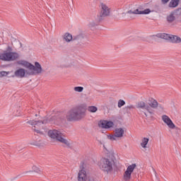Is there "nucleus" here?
<instances>
[{
	"instance_id": "obj_9",
	"label": "nucleus",
	"mask_w": 181,
	"mask_h": 181,
	"mask_svg": "<svg viewBox=\"0 0 181 181\" xmlns=\"http://www.w3.org/2000/svg\"><path fill=\"white\" fill-rule=\"evenodd\" d=\"M48 122H50V119H45L42 121L30 120L27 122V124H30V125H34V127H33V131H35V132H36L37 134H42V132H40V130L39 129H37L36 128H40L41 125H43V124H48Z\"/></svg>"
},
{
	"instance_id": "obj_4",
	"label": "nucleus",
	"mask_w": 181,
	"mask_h": 181,
	"mask_svg": "<svg viewBox=\"0 0 181 181\" xmlns=\"http://www.w3.org/2000/svg\"><path fill=\"white\" fill-rule=\"evenodd\" d=\"M98 168L105 173H111L114 166V160L107 158H102L98 163Z\"/></svg>"
},
{
	"instance_id": "obj_12",
	"label": "nucleus",
	"mask_w": 181,
	"mask_h": 181,
	"mask_svg": "<svg viewBox=\"0 0 181 181\" xmlns=\"http://www.w3.org/2000/svg\"><path fill=\"white\" fill-rule=\"evenodd\" d=\"M114 125H115L112 121L108 120H100L98 122V127L100 128H103V129H111L114 128Z\"/></svg>"
},
{
	"instance_id": "obj_13",
	"label": "nucleus",
	"mask_w": 181,
	"mask_h": 181,
	"mask_svg": "<svg viewBox=\"0 0 181 181\" xmlns=\"http://www.w3.org/2000/svg\"><path fill=\"white\" fill-rule=\"evenodd\" d=\"M151 12H153V10H151V8H146L144 11H141L140 8H137L135 10H130L127 11V13H132L133 15H149Z\"/></svg>"
},
{
	"instance_id": "obj_25",
	"label": "nucleus",
	"mask_w": 181,
	"mask_h": 181,
	"mask_svg": "<svg viewBox=\"0 0 181 181\" xmlns=\"http://www.w3.org/2000/svg\"><path fill=\"white\" fill-rule=\"evenodd\" d=\"M169 1L170 0H161L162 4H163V5H165V4H168V2H169Z\"/></svg>"
},
{
	"instance_id": "obj_6",
	"label": "nucleus",
	"mask_w": 181,
	"mask_h": 181,
	"mask_svg": "<svg viewBox=\"0 0 181 181\" xmlns=\"http://www.w3.org/2000/svg\"><path fill=\"white\" fill-rule=\"evenodd\" d=\"M152 37H159L160 39H164L165 40H169L171 43H175L176 45L181 43V38L177 35H173L166 33H158L156 35H152Z\"/></svg>"
},
{
	"instance_id": "obj_19",
	"label": "nucleus",
	"mask_w": 181,
	"mask_h": 181,
	"mask_svg": "<svg viewBox=\"0 0 181 181\" xmlns=\"http://www.w3.org/2000/svg\"><path fill=\"white\" fill-rule=\"evenodd\" d=\"M148 107H151V108H158V101H156V100L151 99Z\"/></svg>"
},
{
	"instance_id": "obj_23",
	"label": "nucleus",
	"mask_w": 181,
	"mask_h": 181,
	"mask_svg": "<svg viewBox=\"0 0 181 181\" xmlns=\"http://www.w3.org/2000/svg\"><path fill=\"white\" fill-rule=\"evenodd\" d=\"M8 74H9V72L4 71H0V77H6Z\"/></svg>"
},
{
	"instance_id": "obj_10",
	"label": "nucleus",
	"mask_w": 181,
	"mask_h": 181,
	"mask_svg": "<svg viewBox=\"0 0 181 181\" xmlns=\"http://www.w3.org/2000/svg\"><path fill=\"white\" fill-rule=\"evenodd\" d=\"M124 130L123 128L119 127L117 128L115 130V134L107 135V139H110V141H117V138H122L124 136Z\"/></svg>"
},
{
	"instance_id": "obj_8",
	"label": "nucleus",
	"mask_w": 181,
	"mask_h": 181,
	"mask_svg": "<svg viewBox=\"0 0 181 181\" xmlns=\"http://www.w3.org/2000/svg\"><path fill=\"white\" fill-rule=\"evenodd\" d=\"M88 174V169L87 164L81 163L79 166V172L78 173V181H87V175Z\"/></svg>"
},
{
	"instance_id": "obj_29",
	"label": "nucleus",
	"mask_w": 181,
	"mask_h": 181,
	"mask_svg": "<svg viewBox=\"0 0 181 181\" xmlns=\"http://www.w3.org/2000/svg\"><path fill=\"white\" fill-rule=\"evenodd\" d=\"M96 93H97L98 94H100V90H96Z\"/></svg>"
},
{
	"instance_id": "obj_18",
	"label": "nucleus",
	"mask_w": 181,
	"mask_h": 181,
	"mask_svg": "<svg viewBox=\"0 0 181 181\" xmlns=\"http://www.w3.org/2000/svg\"><path fill=\"white\" fill-rule=\"evenodd\" d=\"M179 5V0H171L169 3L170 8H176Z\"/></svg>"
},
{
	"instance_id": "obj_5",
	"label": "nucleus",
	"mask_w": 181,
	"mask_h": 181,
	"mask_svg": "<svg viewBox=\"0 0 181 181\" xmlns=\"http://www.w3.org/2000/svg\"><path fill=\"white\" fill-rule=\"evenodd\" d=\"M110 15H111V8L104 3H100L99 14L98 16V22L104 21Z\"/></svg>"
},
{
	"instance_id": "obj_15",
	"label": "nucleus",
	"mask_w": 181,
	"mask_h": 181,
	"mask_svg": "<svg viewBox=\"0 0 181 181\" xmlns=\"http://www.w3.org/2000/svg\"><path fill=\"white\" fill-rule=\"evenodd\" d=\"M161 119L163 121L164 124H166L167 127H168L170 129H175V128H176V125L174 124L169 116L164 115L161 117Z\"/></svg>"
},
{
	"instance_id": "obj_21",
	"label": "nucleus",
	"mask_w": 181,
	"mask_h": 181,
	"mask_svg": "<svg viewBox=\"0 0 181 181\" xmlns=\"http://www.w3.org/2000/svg\"><path fill=\"white\" fill-rule=\"evenodd\" d=\"M167 20H168V22H169L170 23H172V22L175 21V16H173V14H170L167 17Z\"/></svg>"
},
{
	"instance_id": "obj_28",
	"label": "nucleus",
	"mask_w": 181,
	"mask_h": 181,
	"mask_svg": "<svg viewBox=\"0 0 181 181\" xmlns=\"http://www.w3.org/2000/svg\"><path fill=\"white\" fill-rule=\"evenodd\" d=\"M144 114L145 117H148V115L146 114V112H144Z\"/></svg>"
},
{
	"instance_id": "obj_26",
	"label": "nucleus",
	"mask_w": 181,
	"mask_h": 181,
	"mask_svg": "<svg viewBox=\"0 0 181 181\" xmlns=\"http://www.w3.org/2000/svg\"><path fill=\"white\" fill-rule=\"evenodd\" d=\"M88 111H89V112H91V106H89L88 107Z\"/></svg>"
},
{
	"instance_id": "obj_27",
	"label": "nucleus",
	"mask_w": 181,
	"mask_h": 181,
	"mask_svg": "<svg viewBox=\"0 0 181 181\" xmlns=\"http://www.w3.org/2000/svg\"><path fill=\"white\" fill-rule=\"evenodd\" d=\"M35 172H36L37 173H39V172H40V170L37 169V170H35Z\"/></svg>"
},
{
	"instance_id": "obj_11",
	"label": "nucleus",
	"mask_w": 181,
	"mask_h": 181,
	"mask_svg": "<svg viewBox=\"0 0 181 181\" xmlns=\"http://www.w3.org/2000/svg\"><path fill=\"white\" fill-rule=\"evenodd\" d=\"M136 168V164H135V163H133L127 167L126 171L124 172V173L123 175L124 180H125V181L131 180V176H132L134 170H135Z\"/></svg>"
},
{
	"instance_id": "obj_30",
	"label": "nucleus",
	"mask_w": 181,
	"mask_h": 181,
	"mask_svg": "<svg viewBox=\"0 0 181 181\" xmlns=\"http://www.w3.org/2000/svg\"><path fill=\"white\" fill-rule=\"evenodd\" d=\"M129 108H134V106H133V105H130V106L129 107Z\"/></svg>"
},
{
	"instance_id": "obj_2",
	"label": "nucleus",
	"mask_w": 181,
	"mask_h": 181,
	"mask_svg": "<svg viewBox=\"0 0 181 181\" xmlns=\"http://www.w3.org/2000/svg\"><path fill=\"white\" fill-rule=\"evenodd\" d=\"M87 105L82 104L71 108L66 115V119L69 122H76L81 121L86 117Z\"/></svg>"
},
{
	"instance_id": "obj_16",
	"label": "nucleus",
	"mask_w": 181,
	"mask_h": 181,
	"mask_svg": "<svg viewBox=\"0 0 181 181\" xmlns=\"http://www.w3.org/2000/svg\"><path fill=\"white\" fill-rule=\"evenodd\" d=\"M148 142H149V139L144 137L141 139V142L140 145L141 147L144 148V149H146V148H147L146 145H148Z\"/></svg>"
},
{
	"instance_id": "obj_22",
	"label": "nucleus",
	"mask_w": 181,
	"mask_h": 181,
	"mask_svg": "<svg viewBox=\"0 0 181 181\" xmlns=\"http://www.w3.org/2000/svg\"><path fill=\"white\" fill-rule=\"evenodd\" d=\"M84 90V88L83 86H76L74 88V91H76V93H81Z\"/></svg>"
},
{
	"instance_id": "obj_24",
	"label": "nucleus",
	"mask_w": 181,
	"mask_h": 181,
	"mask_svg": "<svg viewBox=\"0 0 181 181\" xmlns=\"http://www.w3.org/2000/svg\"><path fill=\"white\" fill-rule=\"evenodd\" d=\"M98 111V108L95 106H91V112H97Z\"/></svg>"
},
{
	"instance_id": "obj_20",
	"label": "nucleus",
	"mask_w": 181,
	"mask_h": 181,
	"mask_svg": "<svg viewBox=\"0 0 181 181\" xmlns=\"http://www.w3.org/2000/svg\"><path fill=\"white\" fill-rule=\"evenodd\" d=\"M124 105H125V100L122 99L119 100L117 103L118 108H121V107H124Z\"/></svg>"
},
{
	"instance_id": "obj_3",
	"label": "nucleus",
	"mask_w": 181,
	"mask_h": 181,
	"mask_svg": "<svg viewBox=\"0 0 181 181\" xmlns=\"http://www.w3.org/2000/svg\"><path fill=\"white\" fill-rule=\"evenodd\" d=\"M48 136L52 139H55L61 144H64L66 148H71V144L69 140L64 139V135L59 130L53 129L48 131Z\"/></svg>"
},
{
	"instance_id": "obj_7",
	"label": "nucleus",
	"mask_w": 181,
	"mask_h": 181,
	"mask_svg": "<svg viewBox=\"0 0 181 181\" xmlns=\"http://www.w3.org/2000/svg\"><path fill=\"white\" fill-rule=\"evenodd\" d=\"M19 58V54L15 52L4 51L0 54V60L3 62H13Z\"/></svg>"
},
{
	"instance_id": "obj_31",
	"label": "nucleus",
	"mask_w": 181,
	"mask_h": 181,
	"mask_svg": "<svg viewBox=\"0 0 181 181\" xmlns=\"http://www.w3.org/2000/svg\"><path fill=\"white\" fill-rule=\"evenodd\" d=\"M153 172H154V173H155V175L156 176V170H153Z\"/></svg>"
},
{
	"instance_id": "obj_17",
	"label": "nucleus",
	"mask_w": 181,
	"mask_h": 181,
	"mask_svg": "<svg viewBox=\"0 0 181 181\" xmlns=\"http://www.w3.org/2000/svg\"><path fill=\"white\" fill-rule=\"evenodd\" d=\"M64 39L66 42H71L73 40V36L69 33H66L64 35Z\"/></svg>"
},
{
	"instance_id": "obj_14",
	"label": "nucleus",
	"mask_w": 181,
	"mask_h": 181,
	"mask_svg": "<svg viewBox=\"0 0 181 181\" xmlns=\"http://www.w3.org/2000/svg\"><path fill=\"white\" fill-rule=\"evenodd\" d=\"M136 108H137V110H146V111H147L149 114H153V110H151V107H149V105L146 104V103L144 101H140L137 103Z\"/></svg>"
},
{
	"instance_id": "obj_1",
	"label": "nucleus",
	"mask_w": 181,
	"mask_h": 181,
	"mask_svg": "<svg viewBox=\"0 0 181 181\" xmlns=\"http://www.w3.org/2000/svg\"><path fill=\"white\" fill-rule=\"evenodd\" d=\"M18 64L21 66H23L28 69L30 71H26V70L23 69H19L14 72V76L16 77H18L20 78H23L25 77V74H28L29 76H35L36 74H40L42 73V65L37 62H35V65L31 63L26 62L25 60H21L18 62Z\"/></svg>"
}]
</instances>
